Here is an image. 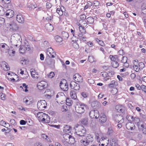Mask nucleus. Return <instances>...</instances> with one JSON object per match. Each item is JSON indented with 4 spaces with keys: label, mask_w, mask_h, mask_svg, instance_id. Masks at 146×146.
<instances>
[{
    "label": "nucleus",
    "mask_w": 146,
    "mask_h": 146,
    "mask_svg": "<svg viewBox=\"0 0 146 146\" xmlns=\"http://www.w3.org/2000/svg\"><path fill=\"white\" fill-rule=\"evenodd\" d=\"M86 132L85 128L81 125L78 126V131L76 132L77 135L80 137L79 138L80 139V142L85 146L87 145L92 141V140H90L88 137H84Z\"/></svg>",
    "instance_id": "obj_1"
},
{
    "label": "nucleus",
    "mask_w": 146,
    "mask_h": 146,
    "mask_svg": "<svg viewBox=\"0 0 146 146\" xmlns=\"http://www.w3.org/2000/svg\"><path fill=\"white\" fill-rule=\"evenodd\" d=\"M21 36L18 34H14L11 36V42L12 45L17 46L21 44Z\"/></svg>",
    "instance_id": "obj_2"
},
{
    "label": "nucleus",
    "mask_w": 146,
    "mask_h": 146,
    "mask_svg": "<svg viewBox=\"0 0 146 146\" xmlns=\"http://www.w3.org/2000/svg\"><path fill=\"white\" fill-rule=\"evenodd\" d=\"M87 107L86 104L83 103L77 104L75 106V111L78 114H82L84 112Z\"/></svg>",
    "instance_id": "obj_3"
},
{
    "label": "nucleus",
    "mask_w": 146,
    "mask_h": 146,
    "mask_svg": "<svg viewBox=\"0 0 146 146\" xmlns=\"http://www.w3.org/2000/svg\"><path fill=\"white\" fill-rule=\"evenodd\" d=\"M66 97L63 92L58 93L56 96V100L59 104H62L64 103L66 101Z\"/></svg>",
    "instance_id": "obj_4"
},
{
    "label": "nucleus",
    "mask_w": 146,
    "mask_h": 146,
    "mask_svg": "<svg viewBox=\"0 0 146 146\" xmlns=\"http://www.w3.org/2000/svg\"><path fill=\"white\" fill-rule=\"evenodd\" d=\"M133 69L136 72L139 71L140 69H142L144 67V64L142 62H140L138 63V60H135L133 61Z\"/></svg>",
    "instance_id": "obj_5"
},
{
    "label": "nucleus",
    "mask_w": 146,
    "mask_h": 146,
    "mask_svg": "<svg viewBox=\"0 0 146 146\" xmlns=\"http://www.w3.org/2000/svg\"><path fill=\"white\" fill-rule=\"evenodd\" d=\"M6 27L11 31H16L18 29V26L14 21H12L6 23Z\"/></svg>",
    "instance_id": "obj_6"
},
{
    "label": "nucleus",
    "mask_w": 146,
    "mask_h": 146,
    "mask_svg": "<svg viewBox=\"0 0 146 146\" xmlns=\"http://www.w3.org/2000/svg\"><path fill=\"white\" fill-rule=\"evenodd\" d=\"M47 103L44 100H40L37 103V107L40 110H44L46 107Z\"/></svg>",
    "instance_id": "obj_7"
},
{
    "label": "nucleus",
    "mask_w": 146,
    "mask_h": 146,
    "mask_svg": "<svg viewBox=\"0 0 146 146\" xmlns=\"http://www.w3.org/2000/svg\"><path fill=\"white\" fill-rule=\"evenodd\" d=\"M89 115L92 118L97 119L99 117V112L97 110L91 111Z\"/></svg>",
    "instance_id": "obj_8"
},
{
    "label": "nucleus",
    "mask_w": 146,
    "mask_h": 146,
    "mask_svg": "<svg viewBox=\"0 0 146 146\" xmlns=\"http://www.w3.org/2000/svg\"><path fill=\"white\" fill-rule=\"evenodd\" d=\"M60 86V88L64 91H66L68 90V84L65 80H64L61 81Z\"/></svg>",
    "instance_id": "obj_9"
},
{
    "label": "nucleus",
    "mask_w": 146,
    "mask_h": 146,
    "mask_svg": "<svg viewBox=\"0 0 146 146\" xmlns=\"http://www.w3.org/2000/svg\"><path fill=\"white\" fill-rule=\"evenodd\" d=\"M115 120L117 122L121 124L124 122V119L122 116L120 114L116 115L114 117Z\"/></svg>",
    "instance_id": "obj_10"
},
{
    "label": "nucleus",
    "mask_w": 146,
    "mask_h": 146,
    "mask_svg": "<svg viewBox=\"0 0 146 146\" xmlns=\"http://www.w3.org/2000/svg\"><path fill=\"white\" fill-rule=\"evenodd\" d=\"M46 82L44 81H42L38 82L37 84L38 88L40 90H42L46 87Z\"/></svg>",
    "instance_id": "obj_11"
},
{
    "label": "nucleus",
    "mask_w": 146,
    "mask_h": 146,
    "mask_svg": "<svg viewBox=\"0 0 146 146\" xmlns=\"http://www.w3.org/2000/svg\"><path fill=\"white\" fill-rule=\"evenodd\" d=\"M46 54L50 58H54L55 57V52L54 51L53 49L51 48H48L47 49Z\"/></svg>",
    "instance_id": "obj_12"
},
{
    "label": "nucleus",
    "mask_w": 146,
    "mask_h": 146,
    "mask_svg": "<svg viewBox=\"0 0 146 146\" xmlns=\"http://www.w3.org/2000/svg\"><path fill=\"white\" fill-rule=\"evenodd\" d=\"M70 86L72 89L76 90H79L80 88L79 84L74 81L71 82Z\"/></svg>",
    "instance_id": "obj_13"
},
{
    "label": "nucleus",
    "mask_w": 146,
    "mask_h": 146,
    "mask_svg": "<svg viewBox=\"0 0 146 146\" xmlns=\"http://www.w3.org/2000/svg\"><path fill=\"white\" fill-rule=\"evenodd\" d=\"M74 80L80 82H82L83 78L79 74H76L74 75Z\"/></svg>",
    "instance_id": "obj_14"
},
{
    "label": "nucleus",
    "mask_w": 146,
    "mask_h": 146,
    "mask_svg": "<svg viewBox=\"0 0 146 146\" xmlns=\"http://www.w3.org/2000/svg\"><path fill=\"white\" fill-rule=\"evenodd\" d=\"M14 14V12L11 9H9L7 11L5 15L7 17L10 18L12 17L13 16Z\"/></svg>",
    "instance_id": "obj_15"
},
{
    "label": "nucleus",
    "mask_w": 146,
    "mask_h": 146,
    "mask_svg": "<svg viewBox=\"0 0 146 146\" xmlns=\"http://www.w3.org/2000/svg\"><path fill=\"white\" fill-rule=\"evenodd\" d=\"M126 127L129 130H132L135 129V127L133 123L129 122L126 124Z\"/></svg>",
    "instance_id": "obj_16"
},
{
    "label": "nucleus",
    "mask_w": 146,
    "mask_h": 146,
    "mask_svg": "<svg viewBox=\"0 0 146 146\" xmlns=\"http://www.w3.org/2000/svg\"><path fill=\"white\" fill-rule=\"evenodd\" d=\"M1 66L4 70L5 71H8L9 69L8 65L5 61H2L1 62Z\"/></svg>",
    "instance_id": "obj_17"
},
{
    "label": "nucleus",
    "mask_w": 146,
    "mask_h": 146,
    "mask_svg": "<svg viewBox=\"0 0 146 146\" xmlns=\"http://www.w3.org/2000/svg\"><path fill=\"white\" fill-rule=\"evenodd\" d=\"M30 72L31 77L33 78H38V73L36 72L35 70L33 69L30 70Z\"/></svg>",
    "instance_id": "obj_18"
},
{
    "label": "nucleus",
    "mask_w": 146,
    "mask_h": 146,
    "mask_svg": "<svg viewBox=\"0 0 146 146\" xmlns=\"http://www.w3.org/2000/svg\"><path fill=\"white\" fill-rule=\"evenodd\" d=\"M43 114V120H42V121L44 123H49L50 121V118L49 116L47 115L44 113V114Z\"/></svg>",
    "instance_id": "obj_19"
},
{
    "label": "nucleus",
    "mask_w": 146,
    "mask_h": 146,
    "mask_svg": "<svg viewBox=\"0 0 146 146\" xmlns=\"http://www.w3.org/2000/svg\"><path fill=\"white\" fill-rule=\"evenodd\" d=\"M99 120L101 123H104L107 120V118L106 115L103 113L100 114L99 117Z\"/></svg>",
    "instance_id": "obj_20"
},
{
    "label": "nucleus",
    "mask_w": 146,
    "mask_h": 146,
    "mask_svg": "<svg viewBox=\"0 0 146 146\" xmlns=\"http://www.w3.org/2000/svg\"><path fill=\"white\" fill-rule=\"evenodd\" d=\"M137 126L139 130L140 131L146 127V125L145 123L141 121L138 123Z\"/></svg>",
    "instance_id": "obj_21"
},
{
    "label": "nucleus",
    "mask_w": 146,
    "mask_h": 146,
    "mask_svg": "<svg viewBox=\"0 0 146 146\" xmlns=\"http://www.w3.org/2000/svg\"><path fill=\"white\" fill-rule=\"evenodd\" d=\"M16 20L18 22L23 23L24 21L23 17L21 14L18 15L16 16Z\"/></svg>",
    "instance_id": "obj_22"
},
{
    "label": "nucleus",
    "mask_w": 146,
    "mask_h": 146,
    "mask_svg": "<svg viewBox=\"0 0 146 146\" xmlns=\"http://www.w3.org/2000/svg\"><path fill=\"white\" fill-rule=\"evenodd\" d=\"M45 27L46 30L48 32L52 31L53 29V26L50 23H48L46 24L45 26Z\"/></svg>",
    "instance_id": "obj_23"
},
{
    "label": "nucleus",
    "mask_w": 146,
    "mask_h": 146,
    "mask_svg": "<svg viewBox=\"0 0 146 146\" xmlns=\"http://www.w3.org/2000/svg\"><path fill=\"white\" fill-rule=\"evenodd\" d=\"M44 114V113L41 112L38 113L37 115V116L39 120L41 121H42V120H43V114Z\"/></svg>",
    "instance_id": "obj_24"
},
{
    "label": "nucleus",
    "mask_w": 146,
    "mask_h": 146,
    "mask_svg": "<svg viewBox=\"0 0 146 146\" xmlns=\"http://www.w3.org/2000/svg\"><path fill=\"white\" fill-rule=\"evenodd\" d=\"M131 119L132 121H134L135 123H137L138 124V123H139L141 122H140V119L139 118L137 117H133L132 116H131Z\"/></svg>",
    "instance_id": "obj_25"
},
{
    "label": "nucleus",
    "mask_w": 146,
    "mask_h": 146,
    "mask_svg": "<svg viewBox=\"0 0 146 146\" xmlns=\"http://www.w3.org/2000/svg\"><path fill=\"white\" fill-rule=\"evenodd\" d=\"M78 26H79V29L80 32L82 33V34H86V30L84 27H82V25L79 24Z\"/></svg>",
    "instance_id": "obj_26"
},
{
    "label": "nucleus",
    "mask_w": 146,
    "mask_h": 146,
    "mask_svg": "<svg viewBox=\"0 0 146 146\" xmlns=\"http://www.w3.org/2000/svg\"><path fill=\"white\" fill-rule=\"evenodd\" d=\"M19 52L21 54L24 53L27 50V48L25 46H21L19 48Z\"/></svg>",
    "instance_id": "obj_27"
},
{
    "label": "nucleus",
    "mask_w": 146,
    "mask_h": 146,
    "mask_svg": "<svg viewBox=\"0 0 146 146\" xmlns=\"http://www.w3.org/2000/svg\"><path fill=\"white\" fill-rule=\"evenodd\" d=\"M75 142V139L71 135L69 137L67 143L70 144H73Z\"/></svg>",
    "instance_id": "obj_28"
},
{
    "label": "nucleus",
    "mask_w": 146,
    "mask_h": 146,
    "mask_svg": "<svg viewBox=\"0 0 146 146\" xmlns=\"http://www.w3.org/2000/svg\"><path fill=\"white\" fill-rule=\"evenodd\" d=\"M70 95L72 98L74 100L77 98V96L76 94L74 91H71L70 92Z\"/></svg>",
    "instance_id": "obj_29"
},
{
    "label": "nucleus",
    "mask_w": 146,
    "mask_h": 146,
    "mask_svg": "<svg viewBox=\"0 0 146 146\" xmlns=\"http://www.w3.org/2000/svg\"><path fill=\"white\" fill-rule=\"evenodd\" d=\"M100 105L99 103L97 101L93 102L92 103V106L94 107L95 108H96L98 107H99Z\"/></svg>",
    "instance_id": "obj_30"
},
{
    "label": "nucleus",
    "mask_w": 146,
    "mask_h": 146,
    "mask_svg": "<svg viewBox=\"0 0 146 146\" xmlns=\"http://www.w3.org/2000/svg\"><path fill=\"white\" fill-rule=\"evenodd\" d=\"M88 23L89 24H92L94 21V18L92 17H89L86 19Z\"/></svg>",
    "instance_id": "obj_31"
},
{
    "label": "nucleus",
    "mask_w": 146,
    "mask_h": 146,
    "mask_svg": "<svg viewBox=\"0 0 146 146\" xmlns=\"http://www.w3.org/2000/svg\"><path fill=\"white\" fill-rule=\"evenodd\" d=\"M71 135L68 134H64L63 135V138L67 142Z\"/></svg>",
    "instance_id": "obj_32"
},
{
    "label": "nucleus",
    "mask_w": 146,
    "mask_h": 146,
    "mask_svg": "<svg viewBox=\"0 0 146 146\" xmlns=\"http://www.w3.org/2000/svg\"><path fill=\"white\" fill-rule=\"evenodd\" d=\"M62 37L64 39L67 38L69 36L68 33L64 31L62 32Z\"/></svg>",
    "instance_id": "obj_33"
},
{
    "label": "nucleus",
    "mask_w": 146,
    "mask_h": 146,
    "mask_svg": "<svg viewBox=\"0 0 146 146\" xmlns=\"http://www.w3.org/2000/svg\"><path fill=\"white\" fill-rule=\"evenodd\" d=\"M96 40L101 46H105V44L103 41L100 40L98 38H96Z\"/></svg>",
    "instance_id": "obj_34"
},
{
    "label": "nucleus",
    "mask_w": 146,
    "mask_h": 146,
    "mask_svg": "<svg viewBox=\"0 0 146 146\" xmlns=\"http://www.w3.org/2000/svg\"><path fill=\"white\" fill-rule=\"evenodd\" d=\"M110 58L112 61H114L116 60V59L118 58V57L117 55L114 56L110 55Z\"/></svg>",
    "instance_id": "obj_35"
},
{
    "label": "nucleus",
    "mask_w": 146,
    "mask_h": 146,
    "mask_svg": "<svg viewBox=\"0 0 146 146\" xmlns=\"http://www.w3.org/2000/svg\"><path fill=\"white\" fill-rule=\"evenodd\" d=\"M111 64L113 68H117L119 66V64L116 61H112Z\"/></svg>",
    "instance_id": "obj_36"
},
{
    "label": "nucleus",
    "mask_w": 146,
    "mask_h": 146,
    "mask_svg": "<svg viewBox=\"0 0 146 146\" xmlns=\"http://www.w3.org/2000/svg\"><path fill=\"white\" fill-rule=\"evenodd\" d=\"M56 12L59 15L61 16L63 14V11L61 10V8H58L56 9Z\"/></svg>",
    "instance_id": "obj_37"
},
{
    "label": "nucleus",
    "mask_w": 146,
    "mask_h": 146,
    "mask_svg": "<svg viewBox=\"0 0 146 146\" xmlns=\"http://www.w3.org/2000/svg\"><path fill=\"white\" fill-rule=\"evenodd\" d=\"M55 40L58 42H61L62 41V38L58 36L57 35L55 37Z\"/></svg>",
    "instance_id": "obj_38"
},
{
    "label": "nucleus",
    "mask_w": 146,
    "mask_h": 146,
    "mask_svg": "<svg viewBox=\"0 0 146 146\" xmlns=\"http://www.w3.org/2000/svg\"><path fill=\"white\" fill-rule=\"evenodd\" d=\"M81 123L84 125H86L88 123V119L87 118H84L82 119L81 121Z\"/></svg>",
    "instance_id": "obj_39"
},
{
    "label": "nucleus",
    "mask_w": 146,
    "mask_h": 146,
    "mask_svg": "<svg viewBox=\"0 0 146 146\" xmlns=\"http://www.w3.org/2000/svg\"><path fill=\"white\" fill-rule=\"evenodd\" d=\"M73 47L76 49H78L79 48V46L77 42L75 41L73 43Z\"/></svg>",
    "instance_id": "obj_40"
},
{
    "label": "nucleus",
    "mask_w": 146,
    "mask_h": 146,
    "mask_svg": "<svg viewBox=\"0 0 146 146\" xmlns=\"http://www.w3.org/2000/svg\"><path fill=\"white\" fill-rule=\"evenodd\" d=\"M54 72H51L49 74H48V78H52L54 76Z\"/></svg>",
    "instance_id": "obj_41"
},
{
    "label": "nucleus",
    "mask_w": 146,
    "mask_h": 146,
    "mask_svg": "<svg viewBox=\"0 0 146 146\" xmlns=\"http://www.w3.org/2000/svg\"><path fill=\"white\" fill-rule=\"evenodd\" d=\"M92 5V3L90 1H88L87 2V4L85 5V7L84 8V10L88 8L89 7H90Z\"/></svg>",
    "instance_id": "obj_42"
},
{
    "label": "nucleus",
    "mask_w": 146,
    "mask_h": 146,
    "mask_svg": "<svg viewBox=\"0 0 146 146\" xmlns=\"http://www.w3.org/2000/svg\"><path fill=\"white\" fill-rule=\"evenodd\" d=\"M100 140L101 141L105 140V142L107 143H109V139H108V138H107V137L106 136L102 137L101 139H100Z\"/></svg>",
    "instance_id": "obj_43"
},
{
    "label": "nucleus",
    "mask_w": 146,
    "mask_h": 146,
    "mask_svg": "<svg viewBox=\"0 0 146 146\" xmlns=\"http://www.w3.org/2000/svg\"><path fill=\"white\" fill-rule=\"evenodd\" d=\"M113 133V131L111 128H109L108 129V131L107 134L108 135H111Z\"/></svg>",
    "instance_id": "obj_44"
},
{
    "label": "nucleus",
    "mask_w": 146,
    "mask_h": 146,
    "mask_svg": "<svg viewBox=\"0 0 146 146\" xmlns=\"http://www.w3.org/2000/svg\"><path fill=\"white\" fill-rule=\"evenodd\" d=\"M33 102V98L31 97H28V105L31 104Z\"/></svg>",
    "instance_id": "obj_45"
},
{
    "label": "nucleus",
    "mask_w": 146,
    "mask_h": 146,
    "mask_svg": "<svg viewBox=\"0 0 146 146\" xmlns=\"http://www.w3.org/2000/svg\"><path fill=\"white\" fill-rule=\"evenodd\" d=\"M41 137L45 139L46 140H47L48 141H50V139L48 138V136L46 135L42 134L41 135Z\"/></svg>",
    "instance_id": "obj_46"
},
{
    "label": "nucleus",
    "mask_w": 146,
    "mask_h": 146,
    "mask_svg": "<svg viewBox=\"0 0 146 146\" xmlns=\"http://www.w3.org/2000/svg\"><path fill=\"white\" fill-rule=\"evenodd\" d=\"M20 62L23 65H25L27 64V61L26 59H25L24 58H23V59L21 60Z\"/></svg>",
    "instance_id": "obj_47"
},
{
    "label": "nucleus",
    "mask_w": 146,
    "mask_h": 146,
    "mask_svg": "<svg viewBox=\"0 0 146 146\" xmlns=\"http://www.w3.org/2000/svg\"><path fill=\"white\" fill-rule=\"evenodd\" d=\"M71 127L69 126L66 125L65 127L64 128V131H69L71 129Z\"/></svg>",
    "instance_id": "obj_48"
},
{
    "label": "nucleus",
    "mask_w": 146,
    "mask_h": 146,
    "mask_svg": "<svg viewBox=\"0 0 146 146\" xmlns=\"http://www.w3.org/2000/svg\"><path fill=\"white\" fill-rule=\"evenodd\" d=\"M8 52L9 55L11 56H14L15 53V51L13 50L11 51L9 50L8 51Z\"/></svg>",
    "instance_id": "obj_49"
},
{
    "label": "nucleus",
    "mask_w": 146,
    "mask_h": 146,
    "mask_svg": "<svg viewBox=\"0 0 146 146\" xmlns=\"http://www.w3.org/2000/svg\"><path fill=\"white\" fill-rule=\"evenodd\" d=\"M115 84V81H112L111 82L108 84V86L109 87H114Z\"/></svg>",
    "instance_id": "obj_50"
},
{
    "label": "nucleus",
    "mask_w": 146,
    "mask_h": 146,
    "mask_svg": "<svg viewBox=\"0 0 146 146\" xmlns=\"http://www.w3.org/2000/svg\"><path fill=\"white\" fill-rule=\"evenodd\" d=\"M127 58L126 57L124 56L122 57V58L121 60V61L123 63H126V62H127Z\"/></svg>",
    "instance_id": "obj_51"
},
{
    "label": "nucleus",
    "mask_w": 146,
    "mask_h": 146,
    "mask_svg": "<svg viewBox=\"0 0 146 146\" xmlns=\"http://www.w3.org/2000/svg\"><path fill=\"white\" fill-rule=\"evenodd\" d=\"M0 98L2 100H4L6 99V96L5 94L2 93H0Z\"/></svg>",
    "instance_id": "obj_52"
},
{
    "label": "nucleus",
    "mask_w": 146,
    "mask_h": 146,
    "mask_svg": "<svg viewBox=\"0 0 146 146\" xmlns=\"http://www.w3.org/2000/svg\"><path fill=\"white\" fill-rule=\"evenodd\" d=\"M88 60L90 62H93L94 61V57L92 56H89Z\"/></svg>",
    "instance_id": "obj_53"
},
{
    "label": "nucleus",
    "mask_w": 146,
    "mask_h": 146,
    "mask_svg": "<svg viewBox=\"0 0 146 146\" xmlns=\"http://www.w3.org/2000/svg\"><path fill=\"white\" fill-rule=\"evenodd\" d=\"M28 125L29 126H33V121L31 119H28Z\"/></svg>",
    "instance_id": "obj_54"
},
{
    "label": "nucleus",
    "mask_w": 146,
    "mask_h": 146,
    "mask_svg": "<svg viewBox=\"0 0 146 146\" xmlns=\"http://www.w3.org/2000/svg\"><path fill=\"white\" fill-rule=\"evenodd\" d=\"M125 110V108L123 106H122L121 107V108L120 109V110L118 112L120 113H123V112H124Z\"/></svg>",
    "instance_id": "obj_55"
},
{
    "label": "nucleus",
    "mask_w": 146,
    "mask_h": 146,
    "mask_svg": "<svg viewBox=\"0 0 146 146\" xmlns=\"http://www.w3.org/2000/svg\"><path fill=\"white\" fill-rule=\"evenodd\" d=\"M143 91L145 92H146V86L144 85H142L141 86V88Z\"/></svg>",
    "instance_id": "obj_56"
},
{
    "label": "nucleus",
    "mask_w": 146,
    "mask_h": 146,
    "mask_svg": "<svg viewBox=\"0 0 146 146\" xmlns=\"http://www.w3.org/2000/svg\"><path fill=\"white\" fill-rule=\"evenodd\" d=\"M93 4L94 6H97L99 4V3L98 1H95L93 2Z\"/></svg>",
    "instance_id": "obj_57"
},
{
    "label": "nucleus",
    "mask_w": 146,
    "mask_h": 146,
    "mask_svg": "<svg viewBox=\"0 0 146 146\" xmlns=\"http://www.w3.org/2000/svg\"><path fill=\"white\" fill-rule=\"evenodd\" d=\"M36 7V5L35 4H31L29 5V8L31 9H34Z\"/></svg>",
    "instance_id": "obj_58"
},
{
    "label": "nucleus",
    "mask_w": 146,
    "mask_h": 146,
    "mask_svg": "<svg viewBox=\"0 0 146 146\" xmlns=\"http://www.w3.org/2000/svg\"><path fill=\"white\" fill-rule=\"evenodd\" d=\"M88 82L90 84H92L94 83V80L91 79H88Z\"/></svg>",
    "instance_id": "obj_59"
},
{
    "label": "nucleus",
    "mask_w": 146,
    "mask_h": 146,
    "mask_svg": "<svg viewBox=\"0 0 146 146\" xmlns=\"http://www.w3.org/2000/svg\"><path fill=\"white\" fill-rule=\"evenodd\" d=\"M27 122L23 120H21L20 121V124L22 125H24Z\"/></svg>",
    "instance_id": "obj_60"
},
{
    "label": "nucleus",
    "mask_w": 146,
    "mask_h": 146,
    "mask_svg": "<svg viewBox=\"0 0 146 146\" xmlns=\"http://www.w3.org/2000/svg\"><path fill=\"white\" fill-rule=\"evenodd\" d=\"M122 106V105H118L116 106L115 109L117 111H119V110H120V109L121 108V107Z\"/></svg>",
    "instance_id": "obj_61"
},
{
    "label": "nucleus",
    "mask_w": 146,
    "mask_h": 146,
    "mask_svg": "<svg viewBox=\"0 0 146 146\" xmlns=\"http://www.w3.org/2000/svg\"><path fill=\"white\" fill-rule=\"evenodd\" d=\"M33 47H28V51H30L28 53L31 54L33 52Z\"/></svg>",
    "instance_id": "obj_62"
},
{
    "label": "nucleus",
    "mask_w": 146,
    "mask_h": 146,
    "mask_svg": "<svg viewBox=\"0 0 146 146\" xmlns=\"http://www.w3.org/2000/svg\"><path fill=\"white\" fill-rule=\"evenodd\" d=\"M49 63L48 62V63L50 64H53L55 63L54 60L51 59L49 60Z\"/></svg>",
    "instance_id": "obj_63"
},
{
    "label": "nucleus",
    "mask_w": 146,
    "mask_h": 146,
    "mask_svg": "<svg viewBox=\"0 0 146 146\" xmlns=\"http://www.w3.org/2000/svg\"><path fill=\"white\" fill-rule=\"evenodd\" d=\"M46 7L47 8H50L52 7L51 4L49 3H46Z\"/></svg>",
    "instance_id": "obj_64"
}]
</instances>
